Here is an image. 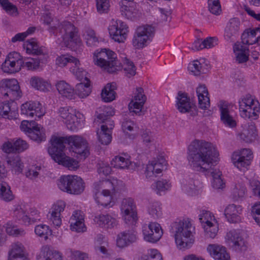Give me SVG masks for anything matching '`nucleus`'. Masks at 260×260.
Masks as SVG:
<instances>
[{
	"label": "nucleus",
	"instance_id": "nucleus-1",
	"mask_svg": "<svg viewBox=\"0 0 260 260\" xmlns=\"http://www.w3.org/2000/svg\"><path fill=\"white\" fill-rule=\"evenodd\" d=\"M219 153L209 142L194 140L188 146L187 159L190 166L197 171L205 173L212 177V187L216 189L223 188L224 183L219 169L212 167L219 160Z\"/></svg>",
	"mask_w": 260,
	"mask_h": 260
},
{
	"label": "nucleus",
	"instance_id": "nucleus-2",
	"mask_svg": "<svg viewBox=\"0 0 260 260\" xmlns=\"http://www.w3.org/2000/svg\"><path fill=\"white\" fill-rule=\"evenodd\" d=\"M172 230L175 233V242L179 249L184 250L191 246L193 242L190 237L193 228L189 220L183 219L174 222Z\"/></svg>",
	"mask_w": 260,
	"mask_h": 260
},
{
	"label": "nucleus",
	"instance_id": "nucleus-3",
	"mask_svg": "<svg viewBox=\"0 0 260 260\" xmlns=\"http://www.w3.org/2000/svg\"><path fill=\"white\" fill-rule=\"evenodd\" d=\"M94 64L101 67L110 73L120 70V62L117 59L116 54L112 51L102 49L96 50L93 54Z\"/></svg>",
	"mask_w": 260,
	"mask_h": 260
},
{
	"label": "nucleus",
	"instance_id": "nucleus-4",
	"mask_svg": "<svg viewBox=\"0 0 260 260\" xmlns=\"http://www.w3.org/2000/svg\"><path fill=\"white\" fill-rule=\"evenodd\" d=\"M48 29L50 33L54 35L60 34L67 46H72L73 44L78 45L80 43V39L76 31V28L70 22L63 21L57 25L50 26Z\"/></svg>",
	"mask_w": 260,
	"mask_h": 260
},
{
	"label": "nucleus",
	"instance_id": "nucleus-5",
	"mask_svg": "<svg viewBox=\"0 0 260 260\" xmlns=\"http://www.w3.org/2000/svg\"><path fill=\"white\" fill-rule=\"evenodd\" d=\"M57 185L61 190L70 194H79L84 189L82 179L77 176H62Z\"/></svg>",
	"mask_w": 260,
	"mask_h": 260
},
{
	"label": "nucleus",
	"instance_id": "nucleus-6",
	"mask_svg": "<svg viewBox=\"0 0 260 260\" xmlns=\"http://www.w3.org/2000/svg\"><path fill=\"white\" fill-rule=\"evenodd\" d=\"M155 28L152 25H146L138 27L133 39V45L137 49L143 48L154 36Z\"/></svg>",
	"mask_w": 260,
	"mask_h": 260
},
{
	"label": "nucleus",
	"instance_id": "nucleus-7",
	"mask_svg": "<svg viewBox=\"0 0 260 260\" xmlns=\"http://www.w3.org/2000/svg\"><path fill=\"white\" fill-rule=\"evenodd\" d=\"M225 239L228 245L237 252L246 250L247 243L238 231L233 230L226 233Z\"/></svg>",
	"mask_w": 260,
	"mask_h": 260
},
{
	"label": "nucleus",
	"instance_id": "nucleus-8",
	"mask_svg": "<svg viewBox=\"0 0 260 260\" xmlns=\"http://www.w3.org/2000/svg\"><path fill=\"white\" fill-rule=\"evenodd\" d=\"M142 233L145 241L152 243L158 242L163 235L160 225L157 222H151L142 228Z\"/></svg>",
	"mask_w": 260,
	"mask_h": 260
},
{
	"label": "nucleus",
	"instance_id": "nucleus-9",
	"mask_svg": "<svg viewBox=\"0 0 260 260\" xmlns=\"http://www.w3.org/2000/svg\"><path fill=\"white\" fill-rule=\"evenodd\" d=\"M4 96L13 100L21 96V91L17 80L15 79L3 80L0 84Z\"/></svg>",
	"mask_w": 260,
	"mask_h": 260
},
{
	"label": "nucleus",
	"instance_id": "nucleus-10",
	"mask_svg": "<svg viewBox=\"0 0 260 260\" xmlns=\"http://www.w3.org/2000/svg\"><path fill=\"white\" fill-rule=\"evenodd\" d=\"M51 146L48 151L52 158L55 159L57 157L64 154L63 151L66 145H68V137H57L53 136L50 139Z\"/></svg>",
	"mask_w": 260,
	"mask_h": 260
},
{
	"label": "nucleus",
	"instance_id": "nucleus-11",
	"mask_svg": "<svg viewBox=\"0 0 260 260\" xmlns=\"http://www.w3.org/2000/svg\"><path fill=\"white\" fill-rule=\"evenodd\" d=\"M127 26L122 21H113L109 27V31L112 39L118 43L123 42L126 38Z\"/></svg>",
	"mask_w": 260,
	"mask_h": 260
},
{
	"label": "nucleus",
	"instance_id": "nucleus-12",
	"mask_svg": "<svg viewBox=\"0 0 260 260\" xmlns=\"http://www.w3.org/2000/svg\"><path fill=\"white\" fill-rule=\"evenodd\" d=\"M68 145L70 146L72 151L84 157L89 154L88 143L86 140L78 136L68 137Z\"/></svg>",
	"mask_w": 260,
	"mask_h": 260
},
{
	"label": "nucleus",
	"instance_id": "nucleus-13",
	"mask_svg": "<svg viewBox=\"0 0 260 260\" xmlns=\"http://www.w3.org/2000/svg\"><path fill=\"white\" fill-rule=\"evenodd\" d=\"M253 155L249 149H243L239 152H235L232 156V161L235 167L239 170L246 168L251 164Z\"/></svg>",
	"mask_w": 260,
	"mask_h": 260
},
{
	"label": "nucleus",
	"instance_id": "nucleus-14",
	"mask_svg": "<svg viewBox=\"0 0 260 260\" xmlns=\"http://www.w3.org/2000/svg\"><path fill=\"white\" fill-rule=\"evenodd\" d=\"M60 116L64 120V123L68 129L76 130L78 127V120L76 115V111L69 107H61L59 110Z\"/></svg>",
	"mask_w": 260,
	"mask_h": 260
},
{
	"label": "nucleus",
	"instance_id": "nucleus-15",
	"mask_svg": "<svg viewBox=\"0 0 260 260\" xmlns=\"http://www.w3.org/2000/svg\"><path fill=\"white\" fill-rule=\"evenodd\" d=\"M146 101V96L144 94V90L142 87L136 88L135 95L132 101L128 104L129 113L134 115H140L142 108Z\"/></svg>",
	"mask_w": 260,
	"mask_h": 260
},
{
	"label": "nucleus",
	"instance_id": "nucleus-16",
	"mask_svg": "<svg viewBox=\"0 0 260 260\" xmlns=\"http://www.w3.org/2000/svg\"><path fill=\"white\" fill-rule=\"evenodd\" d=\"M21 113L30 117L36 116L40 118L44 115V110L39 102L29 101L21 105Z\"/></svg>",
	"mask_w": 260,
	"mask_h": 260
},
{
	"label": "nucleus",
	"instance_id": "nucleus-17",
	"mask_svg": "<svg viewBox=\"0 0 260 260\" xmlns=\"http://www.w3.org/2000/svg\"><path fill=\"white\" fill-rule=\"evenodd\" d=\"M138 239L137 233L134 230H126L117 235L116 245L119 248H124L136 242Z\"/></svg>",
	"mask_w": 260,
	"mask_h": 260
},
{
	"label": "nucleus",
	"instance_id": "nucleus-18",
	"mask_svg": "<svg viewBox=\"0 0 260 260\" xmlns=\"http://www.w3.org/2000/svg\"><path fill=\"white\" fill-rule=\"evenodd\" d=\"M228 103L221 101L219 105L220 112V120L226 126L233 128L236 126V121L231 115L229 109Z\"/></svg>",
	"mask_w": 260,
	"mask_h": 260
},
{
	"label": "nucleus",
	"instance_id": "nucleus-19",
	"mask_svg": "<svg viewBox=\"0 0 260 260\" xmlns=\"http://www.w3.org/2000/svg\"><path fill=\"white\" fill-rule=\"evenodd\" d=\"M28 146V144L25 141L19 138L14 141L13 143L10 142L5 143L3 145V150L7 153H20L26 150Z\"/></svg>",
	"mask_w": 260,
	"mask_h": 260
},
{
	"label": "nucleus",
	"instance_id": "nucleus-20",
	"mask_svg": "<svg viewBox=\"0 0 260 260\" xmlns=\"http://www.w3.org/2000/svg\"><path fill=\"white\" fill-rule=\"evenodd\" d=\"M166 164V159L160 156L157 160L152 161L147 165L145 174L147 177H151L153 175L156 176L162 172Z\"/></svg>",
	"mask_w": 260,
	"mask_h": 260
},
{
	"label": "nucleus",
	"instance_id": "nucleus-21",
	"mask_svg": "<svg viewBox=\"0 0 260 260\" xmlns=\"http://www.w3.org/2000/svg\"><path fill=\"white\" fill-rule=\"evenodd\" d=\"M111 165L115 168L131 170H135L140 166V164L132 162L127 157L121 156H115L111 160Z\"/></svg>",
	"mask_w": 260,
	"mask_h": 260
},
{
	"label": "nucleus",
	"instance_id": "nucleus-22",
	"mask_svg": "<svg viewBox=\"0 0 260 260\" xmlns=\"http://www.w3.org/2000/svg\"><path fill=\"white\" fill-rule=\"evenodd\" d=\"M239 109L242 117H246L247 113H250L251 108L258 105V102L254 100L250 94H246L239 102Z\"/></svg>",
	"mask_w": 260,
	"mask_h": 260
},
{
	"label": "nucleus",
	"instance_id": "nucleus-23",
	"mask_svg": "<svg viewBox=\"0 0 260 260\" xmlns=\"http://www.w3.org/2000/svg\"><path fill=\"white\" fill-rule=\"evenodd\" d=\"M93 221L99 226L106 229L113 228L117 224L116 219L109 214L96 215Z\"/></svg>",
	"mask_w": 260,
	"mask_h": 260
},
{
	"label": "nucleus",
	"instance_id": "nucleus-24",
	"mask_svg": "<svg viewBox=\"0 0 260 260\" xmlns=\"http://www.w3.org/2000/svg\"><path fill=\"white\" fill-rule=\"evenodd\" d=\"M242 211L240 205L231 204L224 210V215L228 220L231 223H237L240 220V214Z\"/></svg>",
	"mask_w": 260,
	"mask_h": 260
},
{
	"label": "nucleus",
	"instance_id": "nucleus-25",
	"mask_svg": "<svg viewBox=\"0 0 260 260\" xmlns=\"http://www.w3.org/2000/svg\"><path fill=\"white\" fill-rule=\"evenodd\" d=\"M83 221L84 219L80 213V211H74L70 220L71 230L78 233L85 231L86 227Z\"/></svg>",
	"mask_w": 260,
	"mask_h": 260
},
{
	"label": "nucleus",
	"instance_id": "nucleus-26",
	"mask_svg": "<svg viewBox=\"0 0 260 260\" xmlns=\"http://www.w3.org/2000/svg\"><path fill=\"white\" fill-rule=\"evenodd\" d=\"M240 21L237 18L230 19L225 28L224 37L227 40L234 41L238 34Z\"/></svg>",
	"mask_w": 260,
	"mask_h": 260
},
{
	"label": "nucleus",
	"instance_id": "nucleus-27",
	"mask_svg": "<svg viewBox=\"0 0 260 260\" xmlns=\"http://www.w3.org/2000/svg\"><path fill=\"white\" fill-rule=\"evenodd\" d=\"M207 251L215 260H229L230 255L224 247L216 245H209Z\"/></svg>",
	"mask_w": 260,
	"mask_h": 260
},
{
	"label": "nucleus",
	"instance_id": "nucleus-28",
	"mask_svg": "<svg viewBox=\"0 0 260 260\" xmlns=\"http://www.w3.org/2000/svg\"><path fill=\"white\" fill-rule=\"evenodd\" d=\"M65 206V203L62 201H59L54 204L52 207L50 218L55 226H59L61 225L60 213L64 210Z\"/></svg>",
	"mask_w": 260,
	"mask_h": 260
},
{
	"label": "nucleus",
	"instance_id": "nucleus-29",
	"mask_svg": "<svg viewBox=\"0 0 260 260\" xmlns=\"http://www.w3.org/2000/svg\"><path fill=\"white\" fill-rule=\"evenodd\" d=\"M199 100V107L204 110L207 109L210 107V99L208 90L205 85H200L196 90Z\"/></svg>",
	"mask_w": 260,
	"mask_h": 260
},
{
	"label": "nucleus",
	"instance_id": "nucleus-30",
	"mask_svg": "<svg viewBox=\"0 0 260 260\" xmlns=\"http://www.w3.org/2000/svg\"><path fill=\"white\" fill-rule=\"evenodd\" d=\"M56 87L59 94L70 99L75 98V90L66 81L62 80L57 82Z\"/></svg>",
	"mask_w": 260,
	"mask_h": 260
},
{
	"label": "nucleus",
	"instance_id": "nucleus-31",
	"mask_svg": "<svg viewBox=\"0 0 260 260\" xmlns=\"http://www.w3.org/2000/svg\"><path fill=\"white\" fill-rule=\"evenodd\" d=\"M30 84L35 89L43 92H47L51 88V84L46 80L38 76L32 77Z\"/></svg>",
	"mask_w": 260,
	"mask_h": 260
},
{
	"label": "nucleus",
	"instance_id": "nucleus-32",
	"mask_svg": "<svg viewBox=\"0 0 260 260\" xmlns=\"http://www.w3.org/2000/svg\"><path fill=\"white\" fill-rule=\"evenodd\" d=\"M6 161L16 174L18 175L22 173L24 166L18 155L14 154L8 156L6 158Z\"/></svg>",
	"mask_w": 260,
	"mask_h": 260
},
{
	"label": "nucleus",
	"instance_id": "nucleus-33",
	"mask_svg": "<svg viewBox=\"0 0 260 260\" xmlns=\"http://www.w3.org/2000/svg\"><path fill=\"white\" fill-rule=\"evenodd\" d=\"M256 136L255 125L253 122H251L248 124V127L240 135V138L246 143H251L256 139Z\"/></svg>",
	"mask_w": 260,
	"mask_h": 260
},
{
	"label": "nucleus",
	"instance_id": "nucleus-34",
	"mask_svg": "<svg viewBox=\"0 0 260 260\" xmlns=\"http://www.w3.org/2000/svg\"><path fill=\"white\" fill-rule=\"evenodd\" d=\"M54 160L59 165H61L70 170H74L79 167L78 161L73 158L66 156L65 153L62 155L55 157Z\"/></svg>",
	"mask_w": 260,
	"mask_h": 260
},
{
	"label": "nucleus",
	"instance_id": "nucleus-35",
	"mask_svg": "<svg viewBox=\"0 0 260 260\" xmlns=\"http://www.w3.org/2000/svg\"><path fill=\"white\" fill-rule=\"evenodd\" d=\"M28 137L32 140L41 143L46 140L45 129L41 125L36 124L32 130L28 133Z\"/></svg>",
	"mask_w": 260,
	"mask_h": 260
},
{
	"label": "nucleus",
	"instance_id": "nucleus-36",
	"mask_svg": "<svg viewBox=\"0 0 260 260\" xmlns=\"http://www.w3.org/2000/svg\"><path fill=\"white\" fill-rule=\"evenodd\" d=\"M27 208L24 204H18L14 206L13 215L17 220L21 221L26 224L28 222L27 214H26Z\"/></svg>",
	"mask_w": 260,
	"mask_h": 260
},
{
	"label": "nucleus",
	"instance_id": "nucleus-37",
	"mask_svg": "<svg viewBox=\"0 0 260 260\" xmlns=\"http://www.w3.org/2000/svg\"><path fill=\"white\" fill-rule=\"evenodd\" d=\"M26 52L28 53L39 55L44 53L45 48L40 47L34 38L26 41L24 44Z\"/></svg>",
	"mask_w": 260,
	"mask_h": 260
},
{
	"label": "nucleus",
	"instance_id": "nucleus-38",
	"mask_svg": "<svg viewBox=\"0 0 260 260\" xmlns=\"http://www.w3.org/2000/svg\"><path fill=\"white\" fill-rule=\"evenodd\" d=\"M116 83H108L102 90L101 97L105 102H110L115 98V89L116 88Z\"/></svg>",
	"mask_w": 260,
	"mask_h": 260
},
{
	"label": "nucleus",
	"instance_id": "nucleus-39",
	"mask_svg": "<svg viewBox=\"0 0 260 260\" xmlns=\"http://www.w3.org/2000/svg\"><path fill=\"white\" fill-rule=\"evenodd\" d=\"M182 189L188 194L193 196L201 187L200 182L197 180L189 179L183 182Z\"/></svg>",
	"mask_w": 260,
	"mask_h": 260
},
{
	"label": "nucleus",
	"instance_id": "nucleus-40",
	"mask_svg": "<svg viewBox=\"0 0 260 260\" xmlns=\"http://www.w3.org/2000/svg\"><path fill=\"white\" fill-rule=\"evenodd\" d=\"M259 31V27L245 31L241 35L242 44L248 45L255 44V38Z\"/></svg>",
	"mask_w": 260,
	"mask_h": 260
},
{
	"label": "nucleus",
	"instance_id": "nucleus-41",
	"mask_svg": "<svg viewBox=\"0 0 260 260\" xmlns=\"http://www.w3.org/2000/svg\"><path fill=\"white\" fill-rule=\"evenodd\" d=\"M18 113L17 111L11 108L8 103H0V116L9 119L16 118Z\"/></svg>",
	"mask_w": 260,
	"mask_h": 260
},
{
	"label": "nucleus",
	"instance_id": "nucleus-42",
	"mask_svg": "<svg viewBox=\"0 0 260 260\" xmlns=\"http://www.w3.org/2000/svg\"><path fill=\"white\" fill-rule=\"evenodd\" d=\"M113 194L109 193L108 190L103 189L101 193L96 194L95 201L99 205H101L104 207H111L112 205H110V204Z\"/></svg>",
	"mask_w": 260,
	"mask_h": 260
},
{
	"label": "nucleus",
	"instance_id": "nucleus-43",
	"mask_svg": "<svg viewBox=\"0 0 260 260\" xmlns=\"http://www.w3.org/2000/svg\"><path fill=\"white\" fill-rule=\"evenodd\" d=\"M96 120L98 122L104 123L106 120L109 119V117L114 114L113 109L110 107H101L95 112Z\"/></svg>",
	"mask_w": 260,
	"mask_h": 260
},
{
	"label": "nucleus",
	"instance_id": "nucleus-44",
	"mask_svg": "<svg viewBox=\"0 0 260 260\" xmlns=\"http://www.w3.org/2000/svg\"><path fill=\"white\" fill-rule=\"evenodd\" d=\"M14 195L10 186L6 182L0 183V199L6 202H9L14 199Z\"/></svg>",
	"mask_w": 260,
	"mask_h": 260
},
{
	"label": "nucleus",
	"instance_id": "nucleus-45",
	"mask_svg": "<svg viewBox=\"0 0 260 260\" xmlns=\"http://www.w3.org/2000/svg\"><path fill=\"white\" fill-rule=\"evenodd\" d=\"M89 82L90 81L88 80L86 83L81 82L77 84L75 94H77L81 98H84L89 95L91 92Z\"/></svg>",
	"mask_w": 260,
	"mask_h": 260
},
{
	"label": "nucleus",
	"instance_id": "nucleus-46",
	"mask_svg": "<svg viewBox=\"0 0 260 260\" xmlns=\"http://www.w3.org/2000/svg\"><path fill=\"white\" fill-rule=\"evenodd\" d=\"M107 125H102L100 132H97L99 141L103 145H108L111 141V132L106 131Z\"/></svg>",
	"mask_w": 260,
	"mask_h": 260
},
{
	"label": "nucleus",
	"instance_id": "nucleus-47",
	"mask_svg": "<svg viewBox=\"0 0 260 260\" xmlns=\"http://www.w3.org/2000/svg\"><path fill=\"white\" fill-rule=\"evenodd\" d=\"M121 15L128 19L134 20L139 17L138 11L132 6H123L120 9Z\"/></svg>",
	"mask_w": 260,
	"mask_h": 260
},
{
	"label": "nucleus",
	"instance_id": "nucleus-48",
	"mask_svg": "<svg viewBox=\"0 0 260 260\" xmlns=\"http://www.w3.org/2000/svg\"><path fill=\"white\" fill-rule=\"evenodd\" d=\"M21 67L18 62L16 64L15 62L5 59L2 65V69L5 73L13 74L18 72L21 70Z\"/></svg>",
	"mask_w": 260,
	"mask_h": 260
},
{
	"label": "nucleus",
	"instance_id": "nucleus-49",
	"mask_svg": "<svg viewBox=\"0 0 260 260\" xmlns=\"http://www.w3.org/2000/svg\"><path fill=\"white\" fill-rule=\"evenodd\" d=\"M246 192V188L242 183L236 184L232 190V197L234 200H238L243 198Z\"/></svg>",
	"mask_w": 260,
	"mask_h": 260
},
{
	"label": "nucleus",
	"instance_id": "nucleus-50",
	"mask_svg": "<svg viewBox=\"0 0 260 260\" xmlns=\"http://www.w3.org/2000/svg\"><path fill=\"white\" fill-rule=\"evenodd\" d=\"M121 70L123 68L126 76L128 77H131L136 74V68L133 61L129 60L128 59L125 58L123 60V66L121 65Z\"/></svg>",
	"mask_w": 260,
	"mask_h": 260
},
{
	"label": "nucleus",
	"instance_id": "nucleus-51",
	"mask_svg": "<svg viewBox=\"0 0 260 260\" xmlns=\"http://www.w3.org/2000/svg\"><path fill=\"white\" fill-rule=\"evenodd\" d=\"M118 181L117 180L111 181L109 180H103L101 182L103 189H107L109 193L115 194L119 190L117 184Z\"/></svg>",
	"mask_w": 260,
	"mask_h": 260
},
{
	"label": "nucleus",
	"instance_id": "nucleus-52",
	"mask_svg": "<svg viewBox=\"0 0 260 260\" xmlns=\"http://www.w3.org/2000/svg\"><path fill=\"white\" fill-rule=\"evenodd\" d=\"M56 62L60 67H64L68 63H73L74 65L79 64V61L77 58L68 55H62L56 58Z\"/></svg>",
	"mask_w": 260,
	"mask_h": 260
},
{
	"label": "nucleus",
	"instance_id": "nucleus-53",
	"mask_svg": "<svg viewBox=\"0 0 260 260\" xmlns=\"http://www.w3.org/2000/svg\"><path fill=\"white\" fill-rule=\"evenodd\" d=\"M151 186L156 193L161 195L162 192H165L169 189L170 187V183L166 180H162L155 182Z\"/></svg>",
	"mask_w": 260,
	"mask_h": 260
},
{
	"label": "nucleus",
	"instance_id": "nucleus-54",
	"mask_svg": "<svg viewBox=\"0 0 260 260\" xmlns=\"http://www.w3.org/2000/svg\"><path fill=\"white\" fill-rule=\"evenodd\" d=\"M79 64L74 65L70 67V71L79 80H84L86 81L89 80L86 77L87 72L82 68L79 67Z\"/></svg>",
	"mask_w": 260,
	"mask_h": 260
},
{
	"label": "nucleus",
	"instance_id": "nucleus-55",
	"mask_svg": "<svg viewBox=\"0 0 260 260\" xmlns=\"http://www.w3.org/2000/svg\"><path fill=\"white\" fill-rule=\"evenodd\" d=\"M0 4L6 12L9 15L16 16L18 14L17 7L8 0H0Z\"/></svg>",
	"mask_w": 260,
	"mask_h": 260
},
{
	"label": "nucleus",
	"instance_id": "nucleus-56",
	"mask_svg": "<svg viewBox=\"0 0 260 260\" xmlns=\"http://www.w3.org/2000/svg\"><path fill=\"white\" fill-rule=\"evenodd\" d=\"M148 213L154 218H158L162 215L161 208L158 202L151 203L148 209Z\"/></svg>",
	"mask_w": 260,
	"mask_h": 260
},
{
	"label": "nucleus",
	"instance_id": "nucleus-57",
	"mask_svg": "<svg viewBox=\"0 0 260 260\" xmlns=\"http://www.w3.org/2000/svg\"><path fill=\"white\" fill-rule=\"evenodd\" d=\"M35 232L36 235L45 240L47 239L48 235L51 234V230L49 226L45 224L38 225L35 228Z\"/></svg>",
	"mask_w": 260,
	"mask_h": 260
},
{
	"label": "nucleus",
	"instance_id": "nucleus-58",
	"mask_svg": "<svg viewBox=\"0 0 260 260\" xmlns=\"http://www.w3.org/2000/svg\"><path fill=\"white\" fill-rule=\"evenodd\" d=\"M121 210L122 212H131L136 210L134 200L132 198L124 199L122 201Z\"/></svg>",
	"mask_w": 260,
	"mask_h": 260
},
{
	"label": "nucleus",
	"instance_id": "nucleus-59",
	"mask_svg": "<svg viewBox=\"0 0 260 260\" xmlns=\"http://www.w3.org/2000/svg\"><path fill=\"white\" fill-rule=\"evenodd\" d=\"M24 255V247L23 245L19 242L14 243L12 245L11 250L9 252V257Z\"/></svg>",
	"mask_w": 260,
	"mask_h": 260
},
{
	"label": "nucleus",
	"instance_id": "nucleus-60",
	"mask_svg": "<svg viewBox=\"0 0 260 260\" xmlns=\"http://www.w3.org/2000/svg\"><path fill=\"white\" fill-rule=\"evenodd\" d=\"M208 9L213 14L218 15L221 12V5L219 0H208Z\"/></svg>",
	"mask_w": 260,
	"mask_h": 260
},
{
	"label": "nucleus",
	"instance_id": "nucleus-61",
	"mask_svg": "<svg viewBox=\"0 0 260 260\" xmlns=\"http://www.w3.org/2000/svg\"><path fill=\"white\" fill-rule=\"evenodd\" d=\"M203 228L207 237L214 238L217 235L218 229L216 224L211 223V224L203 225Z\"/></svg>",
	"mask_w": 260,
	"mask_h": 260
},
{
	"label": "nucleus",
	"instance_id": "nucleus-62",
	"mask_svg": "<svg viewBox=\"0 0 260 260\" xmlns=\"http://www.w3.org/2000/svg\"><path fill=\"white\" fill-rule=\"evenodd\" d=\"M123 218L127 224H134L137 220V213L135 211L123 212Z\"/></svg>",
	"mask_w": 260,
	"mask_h": 260
},
{
	"label": "nucleus",
	"instance_id": "nucleus-63",
	"mask_svg": "<svg viewBox=\"0 0 260 260\" xmlns=\"http://www.w3.org/2000/svg\"><path fill=\"white\" fill-rule=\"evenodd\" d=\"M110 7L108 0H96L97 11L100 13H107Z\"/></svg>",
	"mask_w": 260,
	"mask_h": 260
},
{
	"label": "nucleus",
	"instance_id": "nucleus-64",
	"mask_svg": "<svg viewBox=\"0 0 260 260\" xmlns=\"http://www.w3.org/2000/svg\"><path fill=\"white\" fill-rule=\"evenodd\" d=\"M98 172L100 174L107 176L111 173V168L108 163L101 161L98 165Z\"/></svg>",
	"mask_w": 260,
	"mask_h": 260
}]
</instances>
